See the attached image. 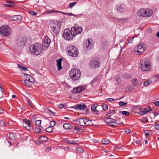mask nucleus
<instances>
[{"mask_svg":"<svg viewBox=\"0 0 159 159\" xmlns=\"http://www.w3.org/2000/svg\"><path fill=\"white\" fill-rule=\"evenodd\" d=\"M50 41V40L48 37L47 36H46L43 42L49 43Z\"/></svg>","mask_w":159,"mask_h":159,"instance_id":"4c0bfd02","label":"nucleus"},{"mask_svg":"<svg viewBox=\"0 0 159 159\" xmlns=\"http://www.w3.org/2000/svg\"><path fill=\"white\" fill-rule=\"evenodd\" d=\"M93 124L91 120L85 119V125H91Z\"/></svg>","mask_w":159,"mask_h":159,"instance_id":"c85d7f7f","label":"nucleus"},{"mask_svg":"<svg viewBox=\"0 0 159 159\" xmlns=\"http://www.w3.org/2000/svg\"><path fill=\"white\" fill-rule=\"evenodd\" d=\"M45 111L46 112L49 113L51 116H54L55 115V113L51 111L50 110L48 109H46L45 110Z\"/></svg>","mask_w":159,"mask_h":159,"instance_id":"f704fd0d","label":"nucleus"},{"mask_svg":"<svg viewBox=\"0 0 159 159\" xmlns=\"http://www.w3.org/2000/svg\"><path fill=\"white\" fill-rule=\"evenodd\" d=\"M114 124H110L108 125L112 126H117L119 125L117 123L115 122H114Z\"/></svg>","mask_w":159,"mask_h":159,"instance_id":"4d7b16f0","label":"nucleus"},{"mask_svg":"<svg viewBox=\"0 0 159 159\" xmlns=\"http://www.w3.org/2000/svg\"><path fill=\"white\" fill-rule=\"evenodd\" d=\"M71 30L74 34V35L75 36L77 34H81L83 30V28L82 27H79L78 25H75L71 27Z\"/></svg>","mask_w":159,"mask_h":159,"instance_id":"9d476101","label":"nucleus"},{"mask_svg":"<svg viewBox=\"0 0 159 159\" xmlns=\"http://www.w3.org/2000/svg\"><path fill=\"white\" fill-rule=\"evenodd\" d=\"M144 133H145V136L147 137L149 136V131L148 130H146L144 131Z\"/></svg>","mask_w":159,"mask_h":159,"instance_id":"6e6d98bb","label":"nucleus"},{"mask_svg":"<svg viewBox=\"0 0 159 159\" xmlns=\"http://www.w3.org/2000/svg\"><path fill=\"white\" fill-rule=\"evenodd\" d=\"M76 152L78 153H81L83 152L84 150L80 148H77L76 149Z\"/></svg>","mask_w":159,"mask_h":159,"instance_id":"72a5a7b5","label":"nucleus"},{"mask_svg":"<svg viewBox=\"0 0 159 159\" xmlns=\"http://www.w3.org/2000/svg\"><path fill=\"white\" fill-rule=\"evenodd\" d=\"M146 49V45L143 43H141L135 46L134 48V53L137 55H140L143 53Z\"/></svg>","mask_w":159,"mask_h":159,"instance_id":"423d86ee","label":"nucleus"},{"mask_svg":"<svg viewBox=\"0 0 159 159\" xmlns=\"http://www.w3.org/2000/svg\"><path fill=\"white\" fill-rule=\"evenodd\" d=\"M11 29L8 25H2L0 28V32L4 36H7L11 33Z\"/></svg>","mask_w":159,"mask_h":159,"instance_id":"1a4fd4ad","label":"nucleus"},{"mask_svg":"<svg viewBox=\"0 0 159 159\" xmlns=\"http://www.w3.org/2000/svg\"><path fill=\"white\" fill-rule=\"evenodd\" d=\"M122 113L123 115L126 116H129L130 114L129 112L126 111H122Z\"/></svg>","mask_w":159,"mask_h":159,"instance_id":"de8ad7c7","label":"nucleus"},{"mask_svg":"<svg viewBox=\"0 0 159 159\" xmlns=\"http://www.w3.org/2000/svg\"><path fill=\"white\" fill-rule=\"evenodd\" d=\"M27 38L26 37H23L20 39V47H24L26 43Z\"/></svg>","mask_w":159,"mask_h":159,"instance_id":"6ab92c4d","label":"nucleus"},{"mask_svg":"<svg viewBox=\"0 0 159 159\" xmlns=\"http://www.w3.org/2000/svg\"><path fill=\"white\" fill-rule=\"evenodd\" d=\"M29 76H30V75H27V74H24L23 73H21L20 74V77H21V78H25V80H26L28 81L29 82L30 78Z\"/></svg>","mask_w":159,"mask_h":159,"instance_id":"aec40b11","label":"nucleus"},{"mask_svg":"<svg viewBox=\"0 0 159 159\" xmlns=\"http://www.w3.org/2000/svg\"><path fill=\"white\" fill-rule=\"evenodd\" d=\"M115 113V111L113 110H109L108 113L107 114L106 116L107 117H110L111 115H113Z\"/></svg>","mask_w":159,"mask_h":159,"instance_id":"5701e85b","label":"nucleus"},{"mask_svg":"<svg viewBox=\"0 0 159 159\" xmlns=\"http://www.w3.org/2000/svg\"><path fill=\"white\" fill-rule=\"evenodd\" d=\"M21 82L23 84L25 85L26 86L29 87L30 86V84L29 82L26 80H21L20 83Z\"/></svg>","mask_w":159,"mask_h":159,"instance_id":"393cba45","label":"nucleus"},{"mask_svg":"<svg viewBox=\"0 0 159 159\" xmlns=\"http://www.w3.org/2000/svg\"><path fill=\"white\" fill-rule=\"evenodd\" d=\"M27 139V138L26 136H25L23 138L21 137V139H20V141H24L26 140Z\"/></svg>","mask_w":159,"mask_h":159,"instance_id":"e2e57ef3","label":"nucleus"},{"mask_svg":"<svg viewBox=\"0 0 159 159\" xmlns=\"http://www.w3.org/2000/svg\"><path fill=\"white\" fill-rule=\"evenodd\" d=\"M63 36L64 39L68 41H70L75 36L71 30L68 28L64 30Z\"/></svg>","mask_w":159,"mask_h":159,"instance_id":"6e6552de","label":"nucleus"},{"mask_svg":"<svg viewBox=\"0 0 159 159\" xmlns=\"http://www.w3.org/2000/svg\"><path fill=\"white\" fill-rule=\"evenodd\" d=\"M76 3L77 2H75L70 3L69 4L68 8H72L74 6H75L76 5Z\"/></svg>","mask_w":159,"mask_h":159,"instance_id":"ea45409f","label":"nucleus"},{"mask_svg":"<svg viewBox=\"0 0 159 159\" xmlns=\"http://www.w3.org/2000/svg\"><path fill=\"white\" fill-rule=\"evenodd\" d=\"M93 43L91 39H88L86 41L85 45L87 48L90 49L93 47Z\"/></svg>","mask_w":159,"mask_h":159,"instance_id":"2eb2a0df","label":"nucleus"},{"mask_svg":"<svg viewBox=\"0 0 159 159\" xmlns=\"http://www.w3.org/2000/svg\"><path fill=\"white\" fill-rule=\"evenodd\" d=\"M31 52L36 55H39L42 51V47L41 44L39 43H35L30 47Z\"/></svg>","mask_w":159,"mask_h":159,"instance_id":"f257e3e1","label":"nucleus"},{"mask_svg":"<svg viewBox=\"0 0 159 159\" xmlns=\"http://www.w3.org/2000/svg\"><path fill=\"white\" fill-rule=\"evenodd\" d=\"M85 89L86 87H84L79 86L73 89L71 92L73 93H80L84 90Z\"/></svg>","mask_w":159,"mask_h":159,"instance_id":"f8f14e48","label":"nucleus"},{"mask_svg":"<svg viewBox=\"0 0 159 159\" xmlns=\"http://www.w3.org/2000/svg\"><path fill=\"white\" fill-rule=\"evenodd\" d=\"M133 90V88L131 86H128L126 89V91H132Z\"/></svg>","mask_w":159,"mask_h":159,"instance_id":"8fccbe9b","label":"nucleus"},{"mask_svg":"<svg viewBox=\"0 0 159 159\" xmlns=\"http://www.w3.org/2000/svg\"><path fill=\"white\" fill-rule=\"evenodd\" d=\"M127 102H124L122 101H120L119 102V104L120 106L125 105L127 104Z\"/></svg>","mask_w":159,"mask_h":159,"instance_id":"a18cd8bd","label":"nucleus"},{"mask_svg":"<svg viewBox=\"0 0 159 159\" xmlns=\"http://www.w3.org/2000/svg\"><path fill=\"white\" fill-rule=\"evenodd\" d=\"M81 75L80 71L77 69H72L70 73V76L71 79L74 80H78Z\"/></svg>","mask_w":159,"mask_h":159,"instance_id":"20e7f679","label":"nucleus"},{"mask_svg":"<svg viewBox=\"0 0 159 159\" xmlns=\"http://www.w3.org/2000/svg\"><path fill=\"white\" fill-rule=\"evenodd\" d=\"M41 122V121L40 120H37L35 121V124L39 126L40 125Z\"/></svg>","mask_w":159,"mask_h":159,"instance_id":"3c124183","label":"nucleus"},{"mask_svg":"<svg viewBox=\"0 0 159 159\" xmlns=\"http://www.w3.org/2000/svg\"><path fill=\"white\" fill-rule=\"evenodd\" d=\"M29 13L30 14L34 16H35L37 14V13L34 11H29Z\"/></svg>","mask_w":159,"mask_h":159,"instance_id":"864d4df0","label":"nucleus"},{"mask_svg":"<svg viewBox=\"0 0 159 159\" xmlns=\"http://www.w3.org/2000/svg\"><path fill=\"white\" fill-rule=\"evenodd\" d=\"M152 111V109L150 110H147L145 108L144 109H142L141 110V112H143V113L142 114V115H143L151 111Z\"/></svg>","mask_w":159,"mask_h":159,"instance_id":"c756f323","label":"nucleus"},{"mask_svg":"<svg viewBox=\"0 0 159 159\" xmlns=\"http://www.w3.org/2000/svg\"><path fill=\"white\" fill-rule=\"evenodd\" d=\"M20 16L15 15L13 16L12 17V20L15 21L19 22L20 21Z\"/></svg>","mask_w":159,"mask_h":159,"instance_id":"cd10ccee","label":"nucleus"},{"mask_svg":"<svg viewBox=\"0 0 159 159\" xmlns=\"http://www.w3.org/2000/svg\"><path fill=\"white\" fill-rule=\"evenodd\" d=\"M49 45V43H47L43 42L42 43V49L46 50L48 47Z\"/></svg>","mask_w":159,"mask_h":159,"instance_id":"bb28decb","label":"nucleus"},{"mask_svg":"<svg viewBox=\"0 0 159 159\" xmlns=\"http://www.w3.org/2000/svg\"><path fill=\"white\" fill-rule=\"evenodd\" d=\"M155 79V81H157L159 79V74H157V75L155 77H153L152 78V81H153V79Z\"/></svg>","mask_w":159,"mask_h":159,"instance_id":"49530a36","label":"nucleus"},{"mask_svg":"<svg viewBox=\"0 0 159 159\" xmlns=\"http://www.w3.org/2000/svg\"><path fill=\"white\" fill-rule=\"evenodd\" d=\"M131 82L134 86H136L138 84V80L135 78L132 79L131 80Z\"/></svg>","mask_w":159,"mask_h":159,"instance_id":"2f4dec72","label":"nucleus"},{"mask_svg":"<svg viewBox=\"0 0 159 159\" xmlns=\"http://www.w3.org/2000/svg\"><path fill=\"white\" fill-rule=\"evenodd\" d=\"M110 141L108 139H103L102 141V143L104 144H109L110 143Z\"/></svg>","mask_w":159,"mask_h":159,"instance_id":"58836bf2","label":"nucleus"},{"mask_svg":"<svg viewBox=\"0 0 159 159\" xmlns=\"http://www.w3.org/2000/svg\"><path fill=\"white\" fill-rule=\"evenodd\" d=\"M116 21L117 22L121 23L123 24L125 23H126L128 21V20L126 18L125 19H116Z\"/></svg>","mask_w":159,"mask_h":159,"instance_id":"4be33fe9","label":"nucleus"},{"mask_svg":"<svg viewBox=\"0 0 159 159\" xmlns=\"http://www.w3.org/2000/svg\"><path fill=\"white\" fill-rule=\"evenodd\" d=\"M134 39V37H132L131 38H130L128 41V43H131L132 42L133 40Z\"/></svg>","mask_w":159,"mask_h":159,"instance_id":"bf43d9fd","label":"nucleus"},{"mask_svg":"<svg viewBox=\"0 0 159 159\" xmlns=\"http://www.w3.org/2000/svg\"><path fill=\"white\" fill-rule=\"evenodd\" d=\"M152 14V10L150 9H140L138 13V16L139 17H150Z\"/></svg>","mask_w":159,"mask_h":159,"instance_id":"7ed1b4c3","label":"nucleus"},{"mask_svg":"<svg viewBox=\"0 0 159 159\" xmlns=\"http://www.w3.org/2000/svg\"><path fill=\"white\" fill-rule=\"evenodd\" d=\"M50 26L51 30L54 34H57L59 33L60 28V23L54 20L50 23Z\"/></svg>","mask_w":159,"mask_h":159,"instance_id":"39448f33","label":"nucleus"},{"mask_svg":"<svg viewBox=\"0 0 159 159\" xmlns=\"http://www.w3.org/2000/svg\"><path fill=\"white\" fill-rule=\"evenodd\" d=\"M48 12L49 13H57V12H58V11H57L52 10V11H48Z\"/></svg>","mask_w":159,"mask_h":159,"instance_id":"69168bd1","label":"nucleus"},{"mask_svg":"<svg viewBox=\"0 0 159 159\" xmlns=\"http://www.w3.org/2000/svg\"><path fill=\"white\" fill-rule=\"evenodd\" d=\"M97 106H95L94 105H93L91 106V110L93 111H95V110H96V108Z\"/></svg>","mask_w":159,"mask_h":159,"instance_id":"5fc2aeb1","label":"nucleus"},{"mask_svg":"<svg viewBox=\"0 0 159 159\" xmlns=\"http://www.w3.org/2000/svg\"><path fill=\"white\" fill-rule=\"evenodd\" d=\"M50 125H49V127H51L52 128V127L54 126L56 124V122L55 121H51L50 122Z\"/></svg>","mask_w":159,"mask_h":159,"instance_id":"09e8293b","label":"nucleus"},{"mask_svg":"<svg viewBox=\"0 0 159 159\" xmlns=\"http://www.w3.org/2000/svg\"><path fill=\"white\" fill-rule=\"evenodd\" d=\"M115 121H116V120L111 118H109L106 120L105 122L108 125L111 123H114L115 122H114Z\"/></svg>","mask_w":159,"mask_h":159,"instance_id":"412c9836","label":"nucleus"},{"mask_svg":"<svg viewBox=\"0 0 159 159\" xmlns=\"http://www.w3.org/2000/svg\"><path fill=\"white\" fill-rule=\"evenodd\" d=\"M91 67L93 69L96 68L98 67L99 64L98 61L97 59H93L91 60L90 61Z\"/></svg>","mask_w":159,"mask_h":159,"instance_id":"ddd939ff","label":"nucleus"},{"mask_svg":"<svg viewBox=\"0 0 159 159\" xmlns=\"http://www.w3.org/2000/svg\"><path fill=\"white\" fill-rule=\"evenodd\" d=\"M27 101L28 104L30 106V107H32L33 106L30 101L28 100H27Z\"/></svg>","mask_w":159,"mask_h":159,"instance_id":"338daca9","label":"nucleus"},{"mask_svg":"<svg viewBox=\"0 0 159 159\" xmlns=\"http://www.w3.org/2000/svg\"><path fill=\"white\" fill-rule=\"evenodd\" d=\"M62 61V58H59L58 60H56L57 65V70H60L62 69V66L61 65V61Z\"/></svg>","mask_w":159,"mask_h":159,"instance_id":"f3484780","label":"nucleus"},{"mask_svg":"<svg viewBox=\"0 0 159 159\" xmlns=\"http://www.w3.org/2000/svg\"><path fill=\"white\" fill-rule=\"evenodd\" d=\"M75 121L77 124L80 126H84L85 125V119L84 118H78Z\"/></svg>","mask_w":159,"mask_h":159,"instance_id":"dca6fc26","label":"nucleus"},{"mask_svg":"<svg viewBox=\"0 0 159 159\" xmlns=\"http://www.w3.org/2000/svg\"><path fill=\"white\" fill-rule=\"evenodd\" d=\"M9 137L12 140H14L16 137V135L14 133H11L9 134Z\"/></svg>","mask_w":159,"mask_h":159,"instance_id":"a878e982","label":"nucleus"},{"mask_svg":"<svg viewBox=\"0 0 159 159\" xmlns=\"http://www.w3.org/2000/svg\"><path fill=\"white\" fill-rule=\"evenodd\" d=\"M151 80H152V79ZM152 80H148L147 81H145L143 83L144 85L145 86H148L149 84L150 83L152 82ZM152 81H153V80Z\"/></svg>","mask_w":159,"mask_h":159,"instance_id":"e433bc0d","label":"nucleus"},{"mask_svg":"<svg viewBox=\"0 0 159 159\" xmlns=\"http://www.w3.org/2000/svg\"><path fill=\"white\" fill-rule=\"evenodd\" d=\"M72 108L75 110L85 109H87V106L85 104H83L82 105L81 104H79L72 107Z\"/></svg>","mask_w":159,"mask_h":159,"instance_id":"4468645a","label":"nucleus"},{"mask_svg":"<svg viewBox=\"0 0 159 159\" xmlns=\"http://www.w3.org/2000/svg\"><path fill=\"white\" fill-rule=\"evenodd\" d=\"M117 11L119 12H121L125 9V7L123 5L121 4L118 5L116 7Z\"/></svg>","mask_w":159,"mask_h":159,"instance_id":"a211bd4d","label":"nucleus"},{"mask_svg":"<svg viewBox=\"0 0 159 159\" xmlns=\"http://www.w3.org/2000/svg\"><path fill=\"white\" fill-rule=\"evenodd\" d=\"M103 110L104 111H106L108 109V106L106 104H104L102 105Z\"/></svg>","mask_w":159,"mask_h":159,"instance_id":"a19ab883","label":"nucleus"},{"mask_svg":"<svg viewBox=\"0 0 159 159\" xmlns=\"http://www.w3.org/2000/svg\"><path fill=\"white\" fill-rule=\"evenodd\" d=\"M58 107L59 108H62L64 107V105L63 104H60L58 105Z\"/></svg>","mask_w":159,"mask_h":159,"instance_id":"13d9d810","label":"nucleus"},{"mask_svg":"<svg viewBox=\"0 0 159 159\" xmlns=\"http://www.w3.org/2000/svg\"><path fill=\"white\" fill-rule=\"evenodd\" d=\"M154 127L156 130H159V124L155 125H154Z\"/></svg>","mask_w":159,"mask_h":159,"instance_id":"680f3d73","label":"nucleus"},{"mask_svg":"<svg viewBox=\"0 0 159 159\" xmlns=\"http://www.w3.org/2000/svg\"><path fill=\"white\" fill-rule=\"evenodd\" d=\"M154 104L156 106H159V101L155 102L154 103Z\"/></svg>","mask_w":159,"mask_h":159,"instance_id":"774afa93","label":"nucleus"},{"mask_svg":"<svg viewBox=\"0 0 159 159\" xmlns=\"http://www.w3.org/2000/svg\"><path fill=\"white\" fill-rule=\"evenodd\" d=\"M122 77L124 79H126L128 80L131 78V76L129 74H124L122 75Z\"/></svg>","mask_w":159,"mask_h":159,"instance_id":"7c9ffc66","label":"nucleus"},{"mask_svg":"<svg viewBox=\"0 0 159 159\" xmlns=\"http://www.w3.org/2000/svg\"><path fill=\"white\" fill-rule=\"evenodd\" d=\"M107 100L109 102H112L114 100L112 98H109L107 99Z\"/></svg>","mask_w":159,"mask_h":159,"instance_id":"0e129e2a","label":"nucleus"},{"mask_svg":"<svg viewBox=\"0 0 159 159\" xmlns=\"http://www.w3.org/2000/svg\"><path fill=\"white\" fill-rule=\"evenodd\" d=\"M45 130L48 132H51L52 131V128L51 127L49 126L45 129Z\"/></svg>","mask_w":159,"mask_h":159,"instance_id":"79ce46f5","label":"nucleus"},{"mask_svg":"<svg viewBox=\"0 0 159 159\" xmlns=\"http://www.w3.org/2000/svg\"><path fill=\"white\" fill-rule=\"evenodd\" d=\"M34 131L36 133L40 134H41L42 133V131L41 130V129L37 127H36L34 128Z\"/></svg>","mask_w":159,"mask_h":159,"instance_id":"473e14b6","label":"nucleus"},{"mask_svg":"<svg viewBox=\"0 0 159 159\" xmlns=\"http://www.w3.org/2000/svg\"><path fill=\"white\" fill-rule=\"evenodd\" d=\"M20 70L24 71H26L28 70V69L27 67L20 65Z\"/></svg>","mask_w":159,"mask_h":159,"instance_id":"c03bdc74","label":"nucleus"},{"mask_svg":"<svg viewBox=\"0 0 159 159\" xmlns=\"http://www.w3.org/2000/svg\"><path fill=\"white\" fill-rule=\"evenodd\" d=\"M39 139L40 141L46 142L47 141L48 139L47 137L44 136H42L39 137Z\"/></svg>","mask_w":159,"mask_h":159,"instance_id":"b1692460","label":"nucleus"},{"mask_svg":"<svg viewBox=\"0 0 159 159\" xmlns=\"http://www.w3.org/2000/svg\"><path fill=\"white\" fill-rule=\"evenodd\" d=\"M64 128L66 129H70L71 126L68 123H65L63 125Z\"/></svg>","mask_w":159,"mask_h":159,"instance_id":"c9c22d12","label":"nucleus"},{"mask_svg":"<svg viewBox=\"0 0 159 159\" xmlns=\"http://www.w3.org/2000/svg\"><path fill=\"white\" fill-rule=\"evenodd\" d=\"M23 121V126L25 127L28 130H30L31 129V125L29 120L26 119H22L20 118V120Z\"/></svg>","mask_w":159,"mask_h":159,"instance_id":"9b49d317","label":"nucleus"},{"mask_svg":"<svg viewBox=\"0 0 159 159\" xmlns=\"http://www.w3.org/2000/svg\"><path fill=\"white\" fill-rule=\"evenodd\" d=\"M30 78V79L29 80V83L30 84V83H33L34 82V78L30 76H29Z\"/></svg>","mask_w":159,"mask_h":159,"instance_id":"37998d69","label":"nucleus"},{"mask_svg":"<svg viewBox=\"0 0 159 159\" xmlns=\"http://www.w3.org/2000/svg\"><path fill=\"white\" fill-rule=\"evenodd\" d=\"M130 131L131 130L129 129H126L125 130V132L127 134L129 133Z\"/></svg>","mask_w":159,"mask_h":159,"instance_id":"052dcab7","label":"nucleus"},{"mask_svg":"<svg viewBox=\"0 0 159 159\" xmlns=\"http://www.w3.org/2000/svg\"><path fill=\"white\" fill-rule=\"evenodd\" d=\"M67 54L73 57H76L78 55L79 52L77 48L73 45L69 46L66 48Z\"/></svg>","mask_w":159,"mask_h":159,"instance_id":"f03ea898","label":"nucleus"},{"mask_svg":"<svg viewBox=\"0 0 159 159\" xmlns=\"http://www.w3.org/2000/svg\"><path fill=\"white\" fill-rule=\"evenodd\" d=\"M5 122L2 120H0V126L3 127L5 126Z\"/></svg>","mask_w":159,"mask_h":159,"instance_id":"603ef678","label":"nucleus"},{"mask_svg":"<svg viewBox=\"0 0 159 159\" xmlns=\"http://www.w3.org/2000/svg\"><path fill=\"white\" fill-rule=\"evenodd\" d=\"M140 67L141 70L144 71H147L150 69V65L148 59L146 58L143 59Z\"/></svg>","mask_w":159,"mask_h":159,"instance_id":"0eeeda50","label":"nucleus"}]
</instances>
